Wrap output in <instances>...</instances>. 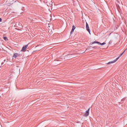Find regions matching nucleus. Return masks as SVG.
I'll return each mask as SVG.
<instances>
[{
	"instance_id": "obj_1",
	"label": "nucleus",
	"mask_w": 127,
	"mask_h": 127,
	"mask_svg": "<svg viewBox=\"0 0 127 127\" xmlns=\"http://www.w3.org/2000/svg\"><path fill=\"white\" fill-rule=\"evenodd\" d=\"M127 49H126L124 52H123L116 60H114L113 61L109 62L107 63V64H113V63H115V62H117L119 59H120V58L122 56V55L126 52V51Z\"/></svg>"
},
{
	"instance_id": "obj_2",
	"label": "nucleus",
	"mask_w": 127,
	"mask_h": 127,
	"mask_svg": "<svg viewBox=\"0 0 127 127\" xmlns=\"http://www.w3.org/2000/svg\"><path fill=\"white\" fill-rule=\"evenodd\" d=\"M86 30H87L89 34H91V30L90 29V27H89V24H88L87 22H86Z\"/></svg>"
},
{
	"instance_id": "obj_3",
	"label": "nucleus",
	"mask_w": 127,
	"mask_h": 127,
	"mask_svg": "<svg viewBox=\"0 0 127 127\" xmlns=\"http://www.w3.org/2000/svg\"><path fill=\"white\" fill-rule=\"evenodd\" d=\"M27 47H28V45H25V46L23 47L21 50V52H23L25 50H26Z\"/></svg>"
},
{
	"instance_id": "obj_4",
	"label": "nucleus",
	"mask_w": 127,
	"mask_h": 127,
	"mask_svg": "<svg viewBox=\"0 0 127 127\" xmlns=\"http://www.w3.org/2000/svg\"><path fill=\"white\" fill-rule=\"evenodd\" d=\"M12 57L13 58L16 59V58H17V57H19V55L17 53H14V54H13Z\"/></svg>"
},
{
	"instance_id": "obj_5",
	"label": "nucleus",
	"mask_w": 127,
	"mask_h": 127,
	"mask_svg": "<svg viewBox=\"0 0 127 127\" xmlns=\"http://www.w3.org/2000/svg\"><path fill=\"white\" fill-rule=\"evenodd\" d=\"M89 112H90V108H89L84 114V117H88L89 116Z\"/></svg>"
},
{
	"instance_id": "obj_6",
	"label": "nucleus",
	"mask_w": 127,
	"mask_h": 127,
	"mask_svg": "<svg viewBox=\"0 0 127 127\" xmlns=\"http://www.w3.org/2000/svg\"><path fill=\"white\" fill-rule=\"evenodd\" d=\"M75 28H76V27L75 26H74V25H73L72 26V28L71 31L70 32V34H72V33H73L74 30H75Z\"/></svg>"
},
{
	"instance_id": "obj_7",
	"label": "nucleus",
	"mask_w": 127,
	"mask_h": 127,
	"mask_svg": "<svg viewBox=\"0 0 127 127\" xmlns=\"http://www.w3.org/2000/svg\"><path fill=\"white\" fill-rule=\"evenodd\" d=\"M95 43H97V44H100V42H98V41H94L92 42V44H95Z\"/></svg>"
},
{
	"instance_id": "obj_8",
	"label": "nucleus",
	"mask_w": 127,
	"mask_h": 127,
	"mask_svg": "<svg viewBox=\"0 0 127 127\" xmlns=\"http://www.w3.org/2000/svg\"><path fill=\"white\" fill-rule=\"evenodd\" d=\"M3 39H4V40H5V41H7V40H8V39H7V37H3Z\"/></svg>"
},
{
	"instance_id": "obj_9",
	"label": "nucleus",
	"mask_w": 127,
	"mask_h": 127,
	"mask_svg": "<svg viewBox=\"0 0 127 127\" xmlns=\"http://www.w3.org/2000/svg\"><path fill=\"white\" fill-rule=\"evenodd\" d=\"M100 44V45H101V46H103L105 45V44H106V43L105 42H104L103 43H100V44Z\"/></svg>"
},
{
	"instance_id": "obj_10",
	"label": "nucleus",
	"mask_w": 127,
	"mask_h": 127,
	"mask_svg": "<svg viewBox=\"0 0 127 127\" xmlns=\"http://www.w3.org/2000/svg\"><path fill=\"white\" fill-rule=\"evenodd\" d=\"M1 20H2V19H1V18H0V22L1 21Z\"/></svg>"
},
{
	"instance_id": "obj_11",
	"label": "nucleus",
	"mask_w": 127,
	"mask_h": 127,
	"mask_svg": "<svg viewBox=\"0 0 127 127\" xmlns=\"http://www.w3.org/2000/svg\"><path fill=\"white\" fill-rule=\"evenodd\" d=\"M3 63H1V64L3 65Z\"/></svg>"
},
{
	"instance_id": "obj_12",
	"label": "nucleus",
	"mask_w": 127,
	"mask_h": 127,
	"mask_svg": "<svg viewBox=\"0 0 127 127\" xmlns=\"http://www.w3.org/2000/svg\"><path fill=\"white\" fill-rule=\"evenodd\" d=\"M87 50H88V49H86V51H87Z\"/></svg>"
},
{
	"instance_id": "obj_13",
	"label": "nucleus",
	"mask_w": 127,
	"mask_h": 127,
	"mask_svg": "<svg viewBox=\"0 0 127 127\" xmlns=\"http://www.w3.org/2000/svg\"><path fill=\"white\" fill-rule=\"evenodd\" d=\"M4 62H5V60H4Z\"/></svg>"
},
{
	"instance_id": "obj_14",
	"label": "nucleus",
	"mask_w": 127,
	"mask_h": 127,
	"mask_svg": "<svg viewBox=\"0 0 127 127\" xmlns=\"http://www.w3.org/2000/svg\"><path fill=\"white\" fill-rule=\"evenodd\" d=\"M0 67H1V66H0Z\"/></svg>"
}]
</instances>
